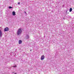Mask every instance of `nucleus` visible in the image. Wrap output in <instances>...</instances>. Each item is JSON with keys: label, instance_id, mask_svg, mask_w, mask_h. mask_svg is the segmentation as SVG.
Returning <instances> with one entry per match:
<instances>
[{"label": "nucleus", "instance_id": "9b49d317", "mask_svg": "<svg viewBox=\"0 0 74 74\" xmlns=\"http://www.w3.org/2000/svg\"><path fill=\"white\" fill-rule=\"evenodd\" d=\"M25 13L26 14V15H27V14L26 13V12H25Z\"/></svg>", "mask_w": 74, "mask_h": 74}, {"label": "nucleus", "instance_id": "0eeeda50", "mask_svg": "<svg viewBox=\"0 0 74 74\" xmlns=\"http://www.w3.org/2000/svg\"><path fill=\"white\" fill-rule=\"evenodd\" d=\"M12 15L14 16H15V15H16V14H15V12H12Z\"/></svg>", "mask_w": 74, "mask_h": 74}, {"label": "nucleus", "instance_id": "2eb2a0df", "mask_svg": "<svg viewBox=\"0 0 74 74\" xmlns=\"http://www.w3.org/2000/svg\"><path fill=\"white\" fill-rule=\"evenodd\" d=\"M0 28H1V27H0Z\"/></svg>", "mask_w": 74, "mask_h": 74}, {"label": "nucleus", "instance_id": "39448f33", "mask_svg": "<svg viewBox=\"0 0 74 74\" xmlns=\"http://www.w3.org/2000/svg\"><path fill=\"white\" fill-rule=\"evenodd\" d=\"M3 36V34H2V32L1 30H0V37H1Z\"/></svg>", "mask_w": 74, "mask_h": 74}, {"label": "nucleus", "instance_id": "4468645a", "mask_svg": "<svg viewBox=\"0 0 74 74\" xmlns=\"http://www.w3.org/2000/svg\"><path fill=\"white\" fill-rule=\"evenodd\" d=\"M30 51H31V50H30Z\"/></svg>", "mask_w": 74, "mask_h": 74}, {"label": "nucleus", "instance_id": "f257e3e1", "mask_svg": "<svg viewBox=\"0 0 74 74\" xmlns=\"http://www.w3.org/2000/svg\"><path fill=\"white\" fill-rule=\"evenodd\" d=\"M22 28H20L17 31V34L18 36L21 35L22 34Z\"/></svg>", "mask_w": 74, "mask_h": 74}, {"label": "nucleus", "instance_id": "7ed1b4c3", "mask_svg": "<svg viewBox=\"0 0 74 74\" xmlns=\"http://www.w3.org/2000/svg\"><path fill=\"white\" fill-rule=\"evenodd\" d=\"M29 36L28 35H26L25 36V38L26 39V40H27L29 38Z\"/></svg>", "mask_w": 74, "mask_h": 74}, {"label": "nucleus", "instance_id": "20e7f679", "mask_svg": "<svg viewBox=\"0 0 74 74\" xmlns=\"http://www.w3.org/2000/svg\"><path fill=\"white\" fill-rule=\"evenodd\" d=\"M45 59V56L44 55H42V56L41 57V60H44Z\"/></svg>", "mask_w": 74, "mask_h": 74}, {"label": "nucleus", "instance_id": "6e6552de", "mask_svg": "<svg viewBox=\"0 0 74 74\" xmlns=\"http://www.w3.org/2000/svg\"><path fill=\"white\" fill-rule=\"evenodd\" d=\"M72 10H73V9H72V8H71L70 9V10H69V12H71V11H72Z\"/></svg>", "mask_w": 74, "mask_h": 74}, {"label": "nucleus", "instance_id": "ddd939ff", "mask_svg": "<svg viewBox=\"0 0 74 74\" xmlns=\"http://www.w3.org/2000/svg\"><path fill=\"white\" fill-rule=\"evenodd\" d=\"M18 4H20V2H18Z\"/></svg>", "mask_w": 74, "mask_h": 74}, {"label": "nucleus", "instance_id": "423d86ee", "mask_svg": "<svg viewBox=\"0 0 74 74\" xmlns=\"http://www.w3.org/2000/svg\"><path fill=\"white\" fill-rule=\"evenodd\" d=\"M22 41L21 40H19L18 41V44H22Z\"/></svg>", "mask_w": 74, "mask_h": 74}, {"label": "nucleus", "instance_id": "1a4fd4ad", "mask_svg": "<svg viewBox=\"0 0 74 74\" xmlns=\"http://www.w3.org/2000/svg\"><path fill=\"white\" fill-rule=\"evenodd\" d=\"M9 8L10 9V8H12V7L11 6H9Z\"/></svg>", "mask_w": 74, "mask_h": 74}, {"label": "nucleus", "instance_id": "f03ea898", "mask_svg": "<svg viewBox=\"0 0 74 74\" xmlns=\"http://www.w3.org/2000/svg\"><path fill=\"white\" fill-rule=\"evenodd\" d=\"M9 28H8V27H6L5 28L4 31V32H8V31H9Z\"/></svg>", "mask_w": 74, "mask_h": 74}, {"label": "nucleus", "instance_id": "f8f14e48", "mask_svg": "<svg viewBox=\"0 0 74 74\" xmlns=\"http://www.w3.org/2000/svg\"><path fill=\"white\" fill-rule=\"evenodd\" d=\"M16 67V66H13V67Z\"/></svg>", "mask_w": 74, "mask_h": 74}, {"label": "nucleus", "instance_id": "9d476101", "mask_svg": "<svg viewBox=\"0 0 74 74\" xmlns=\"http://www.w3.org/2000/svg\"><path fill=\"white\" fill-rule=\"evenodd\" d=\"M12 73H14V74H17L16 73H14V72H12Z\"/></svg>", "mask_w": 74, "mask_h": 74}]
</instances>
